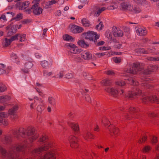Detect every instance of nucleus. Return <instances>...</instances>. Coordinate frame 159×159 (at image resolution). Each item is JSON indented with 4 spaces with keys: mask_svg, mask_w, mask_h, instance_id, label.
<instances>
[{
    "mask_svg": "<svg viewBox=\"0 0 159 159\" xmlns=\"http://www.w3.org/2000/svg\"><path fill=\"white\" fill-rule=\"evenodd\" d=\"M18 25H10L6 27L7 31V35L8 36H11L15 34L17 31Z\"/></svg>",
    "mask_w": 159,
    "mask_h": 159,
    "instance_id": "nucleus-6",
    "label": "nucleus"
},
{
    "mask_svg": "<svg viewBox=\"0 0 159 159\" xmlns=\"http://www.w3.org/2000/svg\"><path fill=\"white\" fill-rule=\"evenodd\" d=\"M97 42H96V43H94V44H96L97 46H99L102 45H103L105 43V42L103 41H101L98 43Z\"/></svg>",
    "mask_w": 159,
    "mask_h": 159,
    "instance_id": "nucleus-55",
    "label": "nucleus"
},
{
    "mask_svg": "<svg viewBox=\"0 0 159 159\" xmlns=\"http://www.w3.org/2000/svg\"><path fill=\"white\" fill-rule=\"evenodd\" d=\"M102 122L104 124L105 126L107 127L109 126H108V125L110 121L107 120L106 117H105L102 119Z\"/></svg>",
    "mask_w": 159,
    "mask_h": 159,
    "instance_id": "nucleus-40",
    "label": "nucleus"
},
{
    "mask_svg": "<svg viewBox=\"0 0 159 159\" xmlns=\"http://www.w3.org/2000/svg\"><path fill=\"white\" fill-rule=\"evenodd\" d=\"M43 74L44 76H48L52 74V72H48L46 70L43 71Z\"/></svg>",
    "mask_w": 159,
    "mask_h": 159,
    "instance_id": "nucleus-53",
    "label": "nucleus"
},
{
    "mask_svg": "<svg viewBox=\"0 0 159 159\" xmlns=\"http://www.w3.org/2000/svg\"><path fill=\"white\" fill-rule=\"evenodd\" d=\"M1 19H2L4 20H7L6 15L4 14H2L0 16V20Z\"/></svg>",
    "mask_w": 159,
    "mask_h": 159,
    "instance_id": "nucleus-62",
    "label": "nucleus"
},
{
    "mask_svg": "<svg viewBox=\"0 0 159 159\" xmlns=\"http://www.w3.org/2000/svg\"><path fill=\"white\" fill-rule=\"evenodd\" d=\"M105 90L106 92L110 93L111 96L115 97L117 96L118 93L120 92V90L118 91L113 88H110L108 87L105 89Z\"/></svg>",
    "mask_w": 159,
    "mask_h": 159,
    "instance_id": "nucleus-14",
    "label": "nucleus"
},
{
    "mask_svg": "<svg viewBox=\"0 0 159 159\" xmlns=\"http://www.w3.org/2000/svg\"><path fill=\"white\" fill-rule=\"evenodd\" d=\"M41 64L42 67L46 69L49 67L48 62L45 60L41 61Z\"/></svg>",
    "mask_w": 159,
    "mask_h": 159,
    "instance_id": "nucleus-33",
    "label": "nucleus"
},
{
    "mask_svg": "<svg viewBox=\"0 0 159 159\" xmlns=\"http://www.w3.org/2000/svg\"><path fill=\"white\" fill-rule=\"evenodd\" d=\"M157 141V138L154 136H153L152 139V143H156Z\"/></svg>",
    "mask_w": 159,
    "mask_h": 159,
    "instance_id": "nucleus-60",
    "label": "nucleus"
},
{
    "mask_svg": "<svg viewBox=\"0 0 159 159\" xmlns=\"http://www.w3.org/2000/svg\"><path fill=\"white\" fill-rule=\"evenodd\" d=\"M113 60L116 63H119L121 61V59L120 57H113Z\"/></svg>",
    "mask_w": 159,
    "mask_h": 159,
    "instance_id": "nucleus-48",
    "label": "nucleus"
},
{
    "mask_svg": "<svg viewBox=\"0 0 159 159\" xmlns=\"http://www.w3.org/2000/svg\"><path fill=\"white\" fill-rule=\"evenodd\" d=\"M142 65V64L139 62H134L133 63L132 67L127 69L126 72L132 74H136L138 71H140L143 69Z\"/></svg>",
    "mask_w": 159,
    "mask_h": 159,
    "instance_id": "nucleus-4",
    "label": "nucleus"
},
{
    "mask_svg": "<svg viewBox=\"0 0 159 159\" xmlns=\"http://www.w3.org/2000/svg\"><path fill=\"white\" fill-rule=\"evenodd\" d=\"M82 36L83 37L84 36L85 39L93 42L94 43H96L97 40L99 39L100 36L96 32L93 31H88L87 32H84L82 33Z\"/></svg>",
    "mask_w": 159,
    "mask_h": 159,
    "instance_id": "nucleus-3",
    "label": "nucleus"
},
{
    "mask_svg": "<svg viewBox=\"0 0 159 159\" xmlns=\"http://www.w3.org/2000/svg\"><path fill=\"white\" fill-rule=\"evenodd\" d=\"M78 45L82 48H86L89 47V44L85 42L84 40H80L77 42Z\"/></svg>",
    "mask_w": 159,
    "mask_h": 159,
    "instance_id": "nucleus-22",
    "label": "nucleus"
},
{
    "mask_svg": "<svg viewBox=\"0 0 159 159\" xmlns=\"http://www.w3.org/2000/svg\"><path fill=\"white\" fill-rule=\"evenodd\" d=\"M131 11L133 13L137 14L141 12L142 10L139 7L134 6L132 7Z\"/></svg>",
    "mask_w": 159,
    "mask_h": 159,
    "instance_id": "nucleus-29",
    "label": "nucleus"
},
{
    "mask_svg": "<svg viewBox=\"0 0 159 159\" xmlns=\"http://www.w3.org/2000/svg\"><path fill=\"white\" fill-rule=\"evenodd\" d=\"M150 149L149 147L148 146H146L143 148V152H148Z\"/></svg>",
    "mask_w": 159,
    "mask_h": 159,
    "instance_id": "nucleus-58",
    "label": "nucleus"
},
{
    "mask_svg": "<svg viewBox=\"0 0 159 159\" xmlns=\"http://www.w3.org/2000/svg\"><path fill=\"white\" fill-rule=\"evenodd\" d=\"M11 98L10 96H1L0 97V100H2V101H7L10 100Z\"/></svg>",
    "mask_w": 159,
    "mask_h": 159,
    "instance_id": "nucleus-43",
    "label": "nucleus"
},
{
    "mask_svg": "<svg viewBox=\"0 0 159 159\" xmlns=\"http://www.w3.org/2000/svg\"><path fill=\"white\" fill-rule=\"evenodd\" d=\"M135 52L139 53V54H147L148 53L147 51H146L143 48H139L135 49Z\"/></svg>",
    "mask_w": 159,
    "mask_h": 159,
    "instance_id": "nucleus-27",
    "label": "nucleus"
},
{
    "mask_svg": "<svg viewBox=\"0 0 159 159\" xmlns=\"http://www.w3.org/2000/svg\"><path fill=\"white\" fill-rule=\"evenodd\" d=\"M68 125L75 132V133L77 134L79 131V128L78 125L75 123L68 122Z\"/></svg>",
    "mask_w": 159,
    "mask_h": 159,
    "instance_id": "nucleus-19",
    "label": "nucleus"
},
{
    "mask_svg": "<svg viewBox=\"0 0 159 159\" xmlns=\"http://www.w3.org/2000/svg\"><path fill=\"white\" fill-rule=\"evenodd\" d=\"M63 39L65 40L69 41L70 40L71 41H74V39L73 37L68 34H66L63 35Z\"/></svg>",
    "mask_w": 159,
    "mask_h": 159,
    "instance_id": "nucleus-31",
    "label": "nucleus"
},
{
    "mask_svg": "<svg viewBox=\"0 0 159 159\" xmlns=\"http://www.w3.org/2000/svg\"><path fill=\"white\" fill-rule=\"evenodd\" d=\"M19 38H20V42H22L24 41L25 39L26 35L25 34H23L21 35L20 34H19Z\"/></svg>",
    "mask_w": 159,
    "mask_h": 159,
    "instance_id": "nucleus-47",
    "label": "nucleus"
},
{
    "mask_svg": "<svg viewBox=\"0 0 159 159\" xmlns=\"http://www.w3.org/2000/svg\"><path fill=\"white\" fill-rule=\"evenodd\" d=\"M85 99L86 100L89 102H91V98L90 96L88 95H87L85 97Z\"/></svg>",
    "mask_w": 159,
    "mask_h": 159,
    "instance_id": "nucleus-63",
    "label": "nucleus"
},
{
    "mask_svg": "<svg viewBox=\"0 0 159 159\" xmlns=\"http://www.w3.org/2000/svg\"><path fill=\"white\" fill-rule=\"evenodd\" d=\"M45 107L44 106L40 105H38L37 107V111L40 113H41L44 111Z\"/></svg>",
    "mask_w": 159,
    "mask_h": 159,
    "instance_id": "nucleus-35",
    "label": "nucleus"
},
{
    "mask_svg": "<svg viewBox=\"0 0 159 159\" xmlns=\"http://www.w3.org/2000/svg\"><path fill=\"white\" fill-rule=\"evenodd\" d=\"M69 140L70 142V146L72 148H76L78 146L77 142L78 139L76 137L71 135L69 138Z\"/></svg>",
    "mask_w": 159,
    "mask_h": 159,
    "instance_id": "nucleus-9",
    "label": "nucleus"
},
{
    "mask_svg": "<svg viewBox=\"0 0 159 159\" xmlns=\"http://www.w3.org/2000/svg\"><path fill=\"white\" fill-rule=\"evenodd\" d=\"M128 80L129 81V84L136 86H137L139 85V83L138 81H135L134 80L132 79L131 78H130Z\"/></svg>",
    "mask_w": 159,
    "mask_h": 159,
    "instance_id": "nucleus-37",
    "label": "nucleus"
},
{
    "mask_svg": "<svg viewBox=\"0 0 159 159\" xmlns=\"http://www.w3.org/2000/svg\"><path fill=\"white\" fill-rule=\"evenodd\" d=\"M143 93L141 90H139L138 88L135 89V90L133 91H129L127 97L129 98L132 99L134 98L136 96L141 94L143 95Z\"/></svg>",
    "mask_w": 159,
    "mask_h": 159,
    "instance_id": "nucleus-8",
    "label": "nucleus"
},
{
    "mask_svg": "<svg viewBox=\"0 0 159 159\" xmlns=\"http://www.w3.org/2000/svg\"><path fill=\"white\" fill-rule=\"evenodd\" d=\"M7 89L6 86L2 84H0V92H2Z\"/></svg>",
    "mask_w": 159,
    "mask_h": 159,
    "instance_id": "nucleus-46",
    "label": "nucleus"
},
{
    "mask_svg": "<svg viewBox=\"0 0 159 159\" xmlns=\"http://www.w3.org/2000/svg\"><path fill=\"white\" fill-rule=\"evenodd\" d=\"M81 23L85 27H89L91 24L89 21L86 18H84L81 20Z\"/></svg>",
    "mask_w": 159,
    "mask_h": 159,
    "instance_id": "nucleus-25",
    "label": "nucleus"
},
{
    "mask_svg": "<svg viewBox=\"0 0 159 159\" xmlns=\"http://www.w3.org/2000/svg\"><path fill=\"white\" fill-rule=\"evenodd\" d=\"M22 14L21 13H19L17 15L16 17L11 18V21L15 20L16 21H18L22 19Z\"/></svg>",
    "mask_w": 159,
    "mask_h": 159,
    "instance_id": "nucleus-34",
    "label": "nucleus"
},
{
    "mask_svg": "<svg viewBox=\"0 0 159 159\" xmlns=\"http://www.w3.org/2000/svg\"><path fill=\"white\" fill-rule=\"evenodd\" d=\"M116 8V7H115L114 5H111L107 7V9L108 10H113Z\"/></svg>",
    "mask_w": 159,
    "mask_h": 159,
    "instance_id": "nucleus-64",
    "label": "nucleus"
},
{
    "mask_svg": "<svg viewBox=\"0 0 159 159\" xmlns=\"http://www.w3.org/2000/svg\"><path fill=\"white\" fill-rule=\"evenodd\" d=\"M70 51L72 53L78 54L81 52V49H78V47L75 46L73 48H70Z\"/></svg>",
    "mask_w": 159,
    "mask_h": 159,
    "instance_id": "nucleus-24",
    "label": "nucleus"
},
{
    "mask_svg": "<svg viewBox=\"0 0 159 159\" xmlns=\"http://www.w3.org/2000/svg\"><path fill=\"white\" fill-rule=\"evenodd\" d=\"M121 7L122 9L125 10H130L131 6L128 4L126 2H124L121 4Z\"/></svg>",
    "mask_w": 159,
    "mask_h": 159,
    "instance_id": "nucleus-30",
    "label": "nucleus"
},
{
    "mask_svg": "<svg viewBox=\"0 0 159 159\" xmlns=\"http://www.w3.org/2000/svg\"><path fill=\"white\" fill-rule=\"evenodd\" d=\"M147 139V136H143L140 138L138 142L139 143H141L143 142H145Z\"/></svg>",
    "mask_w": 159,
    "mask_h": 159,
    "instance_id": "nucleus-50",
    "label": "nucleus"
},
{
    "mask_svg": "<svg viewBox=\"0 0 159 159\" xmlns=\"http://www.w3.org/2000/svg\"><path fill=\"white\" fill-rule=\"evenodd\" d=\"M81 57L86 60H90L92 58V55L89 52L85 51L81 54Z\"/></svg>",
    "mask_w": 159,
    "mask_h": 159,
    "instance_id": "nucleus-18",
    "label": "nucleus"
},
{
    "mask_svg": "<svg viewBox=\"0 0 159 159\" xmlns=\"http://www.w3.org/2000/svg\"><path fill=\"white\" fill-rule=\"evenodd\" d=\"M6 16L8 19L13 17L15 15V13L11 12H6Z\"/></svg>",
    "mask_w": 159,
    "mask_h": 159,
    "instance_id": "nucleus-44",
    "label": "nucleus"
},
{
    "mask_svg": "<svg viewBox=\"0 0 159 159\" xmlns=\"http://www.w3.org/2000/svg\"><path fill=\"white\" fill-rule=\"evenodd\" d=\"M142 101L143 103L146 104L149 101L151 102H156L159 103V99L156 96H152L149 97L145 96L142 98Z\"/></svg>",
    "mask_w": 159,
    "mask_h": 159,
    "instance_id": "nucleus-7",
    "label": "nucleus"
},
{
    "mask_svg": "<svg viewBox=\"0 0 159 159\" xmlns=\"http://www.w3.org/2000/svg\"><path fill=\"white\" fill-rule=\"evenodd\" d=\"M103 26L102 25V22L101 21L100 22L98 25H97L96 26V29L99 30H102V28Z\"/></svg>",
    "mask_w": 159,
    "mask_h": 159,
    "instance_id": "nucleus-45",
    "label": "nucleus"
},
{
    "mask_svg": "<svg viewBox=\"0 0 159 159\" xmlns=\"http://www.w3.org/2000/svg\"><path fill=\"white\" fill-rule=\"evenodd\" d=\"M58 2L55 0H52L49 1L48 2L46 3L45 7L46 8H49L50 6L57 3Z\"/></svg>",
    "mask_w": 159,
    "mask_h": 159,
    "instance_id": "nucleus-32",
    "label": "nucleus"
},
{
    "mask_svg": "<svg viewBox=\"0 0 159 159\" xmlns=\"http://www.w3.org/2000/svg\"><path fill=\"white\" fill-rule=\"evenodd\" d=\"M83 75L85 79L89 80H91L92 79L91 76L85 72H83Z\"/></svg>",
    "mask_w": 159,
    "mask_h": 159,
    "instance_id": "nucleus-39",
    "label": "nucleus"
},
{
    "mask_svg": "<svg viewBox=\"0 0 159 159\" xmlns=\"http://www.w3.org/2000/svg\"><path fill=\"white\" fill-rule=\"evenodd\" d=\"M19 34H17L15 35L12 36L10 39L12 42L14 40H18L19 39L18 38H19Z\"/></svg>",
    "mask_w": 159,
    "mask_h": 159,
    "instance_id": "nucleus-49",
    "label": "nucleus"
},
{
    "mask_svg": "<svg viewBox=\"0 0 159 159\" xmlns=\"http://www.w3.org/2000/svg\"><path fill=\"white\" fill-rule=\"evenodd\" d=\"M11 58L12 60H14L15 62L19 64L20 63V61L18 57L16 54L13 53L11 55Z\"/></svg>",
    "mask_w": 159,
    "mask_h": 159,
    "instance_id": "nucleus-26",
    "label": "nucleus"
},
{
    "mask_svg": "<svg viewBox=\"0 0 159 159\" xmlns=\"http://www.w3.org/2000/svg\"><path fill=\"white\" fill-rule=\"evenodd\" d=\"M113 34L116 37H122L123 35V31L120 29L118 30L115 26L112 27Z\"/></svg>",
    "mask_w": 159,
    "mask_h": 159,
    "instance_id": "nucleus-13",
    "label": "nucleus"
},
{
    "mask_svg": "<svg viewBox=\"0 0 159 159\" xmlns=\"http://www.w3.org/2000/svg\"><path fill=\"white\" fill-rule=\"evenodd\" d=\"M14 136L18 139L27 138L30 142H32L38 137V134H35L34 128L29 127L25 129L24 128H20L17 131H14L13 132Z\"/></svg>",
    "mask_w": 159,
    "mask_h": 159,
    "instance_id": "nucleus-2",
    "label": "nucleus"
},
{
    "mask_svg": "<svg viewBox=\"0 0 159 159\" xmlns=\"http://www.w3.org/2000/svg\"><path fill=\"white\" fill-rule=\"evenodd\" d=\"M106 9V8L105 7H102L101 9H99L95 13L96 14V15L97 16V14H98V16L100 13H101L102 11H105Z\"/></svg>",
    "mask_w": 159,
    "mask_h": 159,
    "instance_id": "nucleus-51",
    "label": "nucleus"
},
{
    "mask_svg": "<svg viewBox=\"0 0 159 159\" xmlns=\"http://www.w3.org/2000/svg\"><path fill=\"white\" fill-rule=\"evenodd\" d=\"M30 4V2L29 1H25L24 2H19L18 3V5L19 7V9L23 10L25 9L26 7H28Z\"/></svg>",
    "mask_w": 159,
    "mask_h": 159,
    "instance_id": "nucleus-20",
    "label": "nucleus"
},
{
    "mask_svg": "<svg viewBox=\"0 0 159 159\" xmlns=\"http://www.w3.org/2000/svg\"><path fill=\"white\" fill-rule=\"evenodd\" d=\"M136 32L138 35L143 36L146 35L147 34V31L145 28H139Z\"/></svg>",
    "mask_w": 159,
    "mask_h": 159,
    "instance_id": "nucleus-17",
    "label": "nucleus"
},
{
    "mask_svg": "<svg viewBox=\"0 0 159 159\" xmlns=\"http://www.w3.org/2000/svg\"><path fill=\"white\" fill-rule=\"evenodd\" d=\"M116 83L117 85H119L120 86H124L125 84V82L123 80L117 81L116 82Z\"/></svg>",
    "mask_w": 159,
    "mask_h": 159,
    "instance_id": "nucleus-52",
    "label": "nucleus"
},
{
    "mask_svg": "<svg viewBox=\"0 0 159 159\" xmlns=\"http://www.w3.org/2000/svg\"><path fill=\"white\" fill-rule=\"evenodd\" d=\"M112 81L109 79H105L103 80V83L106 86L110 85L112 84Z\"/></svg>",
    "mask_w": 159,
    "mask_h": 159,
    "instance_id": "nucleus-38",
    "label": "nucleus"
},
{
    "mask_svg": "<svg viewBox=\"0 0 159 159\" xmlns=\"http://www.w3.org/2000/svg\"><path fill=\"white\" fill-rule=\"evenodd\" d=\"M7 115L4 112L0 113V123H1L3 120V118L7 117Z\"/></svg>",
    "mask_w": 159,
    "mask_h": 159,
    "instance_id": "nucleus-36",
    "label": "nucleus"
},
{
    "mask_svg": "<svg viewBox=\"0 0 159 159\" xmlns=\"http://www.w3.org/2000/svg\"><path fill=\"white\" fill-rule=\"evenodd\" d=\"M86 135L88 138L90 139H93L94 138V136L90 133H87Z\"/></svg>",
    "mask_w": 159,
    "mask_h": 159,
    "instance_id": "nucleus-57",
    "label": "nucleus"
},
{
    "mask_svg": "<svg viewBox=\"0 0 159 159\" xmlns=\"http://www.w3.org/2000/svg\"><path fill=\"white\" fill-rule=\"evenodd\" d=\"M11 42L12 41L11 39L5 38L4 46L6 47L8 46L10 44Z\"/></svg>",
    "mask_w": 159,
    "mask_h": 159,
    "instance_id": "nucleus-42",
    "label": "nucleus"
},
{
    "mask_svg": "<svg viewBox=\"0 0 159 159\" xmlns=\"http://www.w3.org/2000/svg\"><path fill=\"white\" fill-rule=\"evenodd\" d=\"M18 107L17 106H14L9 110V114L13 116H16L15 114V112L18 110Z\"/></svg>",
    "mask_w": 159,
    "mask_h": 159,
    "instance_id": "nucleus-28",
    "label": "nucleus"
},
{
    "mask_svg": "<svg viewBox=\"0 0 159 159\" xmlns=\"http://www.w3.org/2000/svg\"><path fill=\"white\" fill-rule=\"evenodd\" d=\"M12 141L11 137L10 136H5L2 139V142L4 144H10Z\"/></svg>",
    "mask_w": 159,
    "mask_h": 159,
    "instance_id": "nucleus-21",
    "label": "nucleus"
},
{
    "mask_svg": "<svg viewBox=\"0 0 159 159\" xmlns=\"http://www.w3.org/2000/svg\"><path fill=\"white\" fill-rule=\"evenodd\" d=\"M71 30L73 33L77 34L82 32L84 30L82 27L74 25H72Z\"/></svg>",
    "mask_w": 159,
    "mask_h": 159,
    "instance_id": "nucleus-12",
    "label": "nucleus"
},
{
    "mask_svg": "<svg viewBox=\"0 0 159 159\" xmlns=\"http://www.w3.org/2000/svg\"><path fill=\"white\" fill-rule=\"evenodd\" d=\"M139 111V109L138 108L130 107L129 109V113H126L124 115L126 119L130 120L133 118V116L137 115L136 113Z\"/></svg>",
    "mask_w": 159,
    "mask_h": 159,
    "instance_id": "nucleus-5",
    "label": "nucleus"
},
{
    "mask_svg": "<svg viewBox=\"0 0 159 159\" xmlns=\"http://www.w3.org/2000/svg\"><path fill=\"white\" fill-rule=\"evenodd\" d=\"M39 4V3H36L33 5L31 8V9L33 10V13L36 15H40L43 11V9L41 8L38 7Z\"/></svg>",
    "mask_w": 159,
    "mask_h": 159,
    "instance_id": "nucleus-11",
    "label": "nucleus"
},
{
    "mask_svg": "<svg viewBox=\"0 0 159 159\" xmlns=\"http://www.w3.org/2000/svg\"><path fill=\"white\" fill-rule=\"evenodd\" d=\"M25 68L22 69L23 71L26 73L28 72V70L31 69L33 66V64L31 61H27L25 64Z\"/></svg>",
    "mask_w": 159,
    "mask_h": 159,
    "instance_id": "nucleus-16",
    "label": "nucleus"
},
{
    "mask_svg": "<svg viewBox=\"0 0 159 159\" xmlns=\"http://www.w3.org/2000/svg\"><path fill=\"white\" fill-rule=\"evenodd\" d=\"M111 49V48L109 47H106L105 46L99 48V49L101 50H108Z\"/></svg>",
    "mask_w": 159,
    "mask_h": 159,
    "instance_id": "nucleus-59",
    "label": "nucleus"
},
{
    "mask_svg": "<svg viewBox=\"0 0 159 159\" xmlns=\"http://www.w3.org/2000/svg\"><path fill=\"white\" fill-rule=\"evenodd\" d=\"M73 77V75L71 73H68L66 75V77L68 79H70L72 78Z\"/></svg>",
    "mask_w": 159,
    "mask_h": 159,
    "instance_id": "nucleus-56",
    "label": "nucleus"
},
{
    "mask_svg": "<svg viewBox=\"0 0 159 159\" xmlns=\"http://www.w3.org/2000/svg\"><path fill=\"white\" fill-rule=\"evenodd\" d=\"M105 55V53H97L95 54V55L97 56L98 58L104 56Z\"/></svg>",
    "mask_w": 159,
    "mask_h": 159,
    "instance_id": "nucleus-54",
    "label": "nucleus"
},
{
    "mask_svg": "<svg viewBox=\"0 0 159 159\" xmlns=\"http://www.w3.org/2000/svg\"><path fill=\"white\" fill-rule=\"evenodd\" d=\"M30 20L28 19H25L23 20L22 21V23L23 24H26L30 23Z\"/></svg>",
    "mask_w": 159,
    "mask_h": 159,
    "instance_id": "nucleus-61",
    "label": "nucleus"
},
{
    "mask_svg": "<svg viewBox=\"0 0 159 159\" xmlns=\"http://www.w3.org/2000/svg\"><path fill=\"white\" fill-rule=\"evenodd\" d=\"M48 102L51 105H54L56 104L55 100L52 97H49L48 98Z\"/></svg>",
    "mask_w": 159,
    "mask_h": 159,
    "instance_id": "nucleus-41",
    "label": "nucleus"
},
{
    "mask_svg": "<svg viewBox=\"0 0 159 159\" xmlns=\"http://www.w3.org/2000/svg\"><path fill=\"white\" fill-rule=\"evenodd\" d=\"M110 127L109 131L111 136H113L118 135L119 132V129L113 125H111Z\"/></svg>",
    "mask_w": 159,
    "mask_h": 159,
    "instance_id": "nucleus-15",
    "label": "nucleus"
},
{
    "mask_svg": "<svg viewBox=\"0 0 159 159\" xmlns=\"http://www.w3.org/2000/svg\"><path fill=\"white\" fill-rule=\"evenodd\" d=\"M48 137L46 135H42L39 139L38 142L40 144H44L43 146L39 147L32 151L31 154L33 157H38L36 159H56L55 154L54 152H46L43 157H40L42 152L47 151L52 146V144L48 141ZM26 147L25 145H18L11 146L7 151L2 146L0 145V157L1 159H21V155L24 153Z\"/></svg>",
    "mask_w": 159,
    "mask_h": 159,
    "instance_id": "nucleus-1",
    "label": "nucleus"
},
{
    "mask_svg": "<svg viewBox=\"0 0 159 159\" xmlns=\"http://www.w3.org/2000/svg\"><path fill=\"white\" fill-rule=\"evenodd\" d=\"M158 68V67L157 65H150L148 66L147 69L144 71V74L148 75L152 72H155Z\"/></svg>",
    "mask_w": 159,
    "mask_h": 159,
    "instance_id": "nucleus-10",
    "label": "nucleus"
},
{
    "mask_svg": "<svg viewBox=\"0 0 159 159\" xmlns=\"http://www.w3.org/2000/svg\"><path fill=\"white\" fill-rule=\"evenodd\" d=\"M142 86H143L144 88L148 89H151L153 88V86L152 84L149 83L146 80H144L142 83Z\"/></svg>",
    "mask_w": 159,
    "mask_h": 159,
    "instance_id": "nucleus-23",
    "label": "nucleus"
}]
</instances>
